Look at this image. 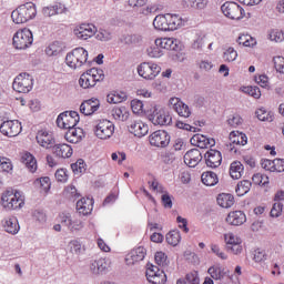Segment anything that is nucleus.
I'll return each instance as SVG.
<instances>
[{"mask_svg":"<svg viewBox=\"0 0 284 284\" xmlns=\"http://www.w3.org/2000/svg\"><path fill=\"white\" fill-rule=\"evenodd\" d=\"M1 203L4 210H21L26 205V200L21 192L7 190L1 196Z\"/></svg>","mask_w":284,"mask_h":284,"instance_id":"3","label":"nucleus"},{"mask_svg":"<svg viewBox=\"0 0 284 284\" xmlns=\"http://www.w3.org/2000/svg\"><path fill=\"white\" fill-rule=\"evenodd\" d=\"M170 134L163 130L154 131L149 136L150 144L154 148H168L170 145Z\"/></svg>","mask_w":284,"mask_h":284,"instance_id":"11","label":"nucleus"},{"mask_svg":"<svg viewBox=\"0 0 284 284\" xmlns=\"http://www.w3.org/2000/svg\"><path fill=\"white\" fill-rule=\"evenodd\" d=\"M0 172H12V161L8 158H1L0 156Z\"/></svg>","mask_w":284,"mask_h":284,"instance_id":"52","label":"nucleus"},{"mask_svg":"<svg viewBox=\"0 0 284 284\" xmlns=\"http://www.w3.org/2000/svg\"><path fill=\"white\" fill-rule=\"evenodd\" d=\"M149 283L165 284V283H168V275L165 274V272L162 271V272L158 273L155 277L150 280Z\"/></svg>","mask_w":284,"mask_h":284,"instance_id":"59","label":"nucleus"},{"mask_svg":"<svg viewBox=\"0 0 284 284\" xmlns=\"http://www.w3.org/2000/svg\"><path fill=\"white\" fill-rule=\"evenodd\" d=\"M169 106L171 110H174L179 116H183V119H187L190 114H192V111H190V106L187 104L183 103L181 99L179 98H171L169 100Z\"/></svg>","mask_w":284,"mask_h":284,"instance_id":"12","label":"nucleus"},{"mask_svg":"<svg viewBox=\"0 0 284 284\" xmlns=\"http://www.w3.org/2000/svg\"><path fill=\"white\" fill-rule=\"evenodd\" d=\"M166 243L169 245H172L173 247H176L179 243H181V231L175 230L171 231L166 234Z\"/></svg>","mask_w":284,"mask_h":284,"instance_id":"42","label":"nucleus"},{"mask_svg":"<svg viewBox=\"0 0 284 284\" xmlns=\"http://www.w3.org/2000/svg\"><path fill=\"white\" fill-rule=\"evenodd\" d=\"M2 225L8 234H19L20 226L17 217H7L2 220Z\"/></svg>","mask_w":284,"mask_h":284,"instance_id":"29","label":"nucleus"},{"mask_svg":"<svg viewBox=\"0 0 284 284\" xmlns=\"http://www.w3.org/2000/svg\"><path fill=\"white\" fill-rule=\"evenodd\" d=\"M252 189V182L250 180H243L237 183L235 192L237 196H245L247 192Z\"/></svg>","mask_w":284,"mask_h":284,"instance_id":"38","label":"nucleus"},{"mask_svg":"<svg viewBox=\"0 0 284 284\" xmlns=\"http://www.w3.org/2000/svg\"><path fill=\"white\" fill-rule=\"evenodd\" d=\"M21 122L19 120H8L1 123L0 132L4 136H19L21 134Z\"/></svg>","mask_w":284,"mask_h":284,"instance_id":"10","label":"nucleus"},{"mask_svg":"<svg viewBox=\"0 0 284 284\" xmlns=\"http://www.w3.org/2000/svg\"><path fill=\"white\" fill-rule=\"evenodd\" d=\"M106 270H108V263L103 258L94 261L91 264V272H93L94 274H105Z\"/></svg>","mask_w":284,"mask_h":284,"instance_id":"36","label":"nucleus"},{"mask_svg":"<svg viewBox=\"0 0 284 284\" xmlns=\"http://www.w3.org/2000/svg\"><path fill=\"white\" fill-rule=\"evenodd\" d=\"M255 114L258 121H267L268 123L274 121V113L272 111L267 112L265 109H258Z\"/></svg>","mask_w":284,"mask_h":284,"instance_id":"48","label":"nucleus"},{"mask_svg":"<svg viewBox=\"0 0 284 284\" xmlns=\"http://www.w3.org/2000/svg\"><path fill=\"white\" fill-rule=\"evenodd\" d=\"M64 194L68 199H73V201H77L81 194L77 191V186L70 185L64 189Z\"/></svg>","mask_w":284,"mask_h":284,"instance_id":"55","label":"nucleus"},{"mask_svg":"<svg viewBox=\"0 0 284 284\" xmlns=\"http://www.w3.org/2000/svg\"><path fill=\"white\" fill-rule=\"evenodd\" d=\"M146 52L151 59H159L160 57H163V50L161 49V45H158L156 42L154 45H151L146 49Z\"/></svg>","mask_w":284,"mask_h":284,"instance_id":"49","label":"nucleus"},{"mask_svg":"<svg viewBox=\"0 0 284 284\" xmlns=\"http://www.w3.org/2000/svg\"><path fill=\"white\" fill-rule=\"evenodd\" d=\"M207 272L210 276L214 278V281H223L227 274V271L221 266H211L209 267Z\"/></svg>","mask_w":284,"mask_h":284,"instance_id":"33","label":"nucleus"},{"mask_svg":"<svg viewBox=\"0 0 284 284\" xmlns=\"http://www.w3.org/2000/svg\"><path fill=\"white\" fill-rule=\"evenodd\" d=\"M128 130L131 134L141 139V136H145V134H148L149 128L141 121H133L129 123Z\"/></svg>","mask_w":284,"mask_h":284,"instance_id":"19","label":"nucleus"},{"mask_svg":"<svg viewBox=\"0 0 284 284\" xmlns=\"http://www.w3.org/2000/svg\"><path fill=\"white\" fill-rule=\"evenodd\" d=\"M63 12H68V8L61 2H55L42 9L43 17H54L55 14H63Z\"/></svg>","mask_w":284,"mask_h":284,"instance_id":"20","label":"nucleus"},{"mask_svg":"<svg viewBox=\"0 0 284 284\" xmlns=\"http://www.w3.org/2000/svg\"><path fill=\"white\" fill-rule=\"evenodd\" d=\"M273 172H284V159L273 160Z\"/></svg>","mask_w":284,"mask_h":284,"instance_id":"64","label":"nucleus"},{"mask_svg":"<svg viewBox=\"0 0 284 284\" xmlns=\"http://www.w3.org/2000/svg\"><path fill=\"white\" fill-rule=\"evenodd\" d=\"M20 161L21 163H23V165H26L29 172H32V174L37 172V158H34L32 153L30 152L22 153Z\"/></svg>","mask_w":284,"mask_h":284,"instance_id":"27","label":"nucleus"},{"mask_svg":"<svg viewBox=\"0 0 284 284\" xmlns=\"http://www.w3.org/2000/svg\"><path fill=\"white\" fill-rule=\"evenodd\" d=\"M34 185L37 187H41V190L44 191V194H48L50 192V187L52 183L50 182V179L48 176L37 179L34 181Z\"/></svg>","mask_w":284,"mask_h":284,"instance_id":"45","label":"nucleus"},{"mask_svg":"<svg viewBox=\"0 0 284 284\" xmlns=\"http://www.w3.org/2000/svg\"><path fill=\"white\" fill-rule=\"evenodd\" d=\"M217 204L220 205V207H232V205H234V195L230 193L219 194Z\"/></svg>","mask_w":284,"mask_h":284,"instance_id":"34","label":"nucleus"},{"mask_svg":"<svg viewBox=\"0 0 284 284\" xmlns=\"http://www.w3.org/2000/svg\"><path fill=\"white\" fill-rule=\"evenodd\" d=\"M34 17H37V6L32 2L19 6L11 13V19L13 23L17 24L28 23V21H32Z\"/></svg>","mask_w":284,"mask_h":284,"instance_id":"1","label":"nucleus"},{"mask_svg":"<svg viewBox=\"0 0 284 284\" xmlns=\"http://www.w3.org/2000/svg\"><path fill=\"white\" fill-rule=\"evenodd\" d=\"M71 170L74 174H83L85 172V161L79 159L75 163L71 164Z\"/></svg>","mask_w":284,"mask_h":284,"instance_id":"51","label":"nucleus"},{"mask_svg":"<svg viewBox=\"0 0 284 284\" xmlns=\"http://www.w3.org/2000/svg\"><path fill=\"white\" fill-rule=\"evenodd\" d=\"M155 43L160 45L162 50H172L175 52L179 50V41L174 38L156 39Z\"/></svg>","mask_w":284,"mask_h":284,"instance_id":"25","label":"nucleus"},{"mask_svg":"<svg viewBox=\"0 0 284 284\" xmlns=\"http://www.w3.org/2000/svg\"><path fill=\"white\" fill-rule=\"evenodd\" d=\"M203 161V155L199 149H191L184 154V163L189 168H196Z\"/></svg>","mask_w":284,"mask_h":284,"instance_id":"17","label":"nucleus"},{"mask_svg":"<svg viewBox=\"0 0 284 284\" xmlns=\"http://www.w3.org/2000/svg\"><path fill=\"white\" fill-rule=\"evenodd\" d=\"M166 18L168 29L170 32H174V30H179L183 23V19L175 13H166L164 14Z\"/></svg>","mask_w":284,"mask_h":284,"instance_id":"26","label":"nucleus"},{"mask_svg":"<svg viewBox=\"0 0 284 284\" xmlns=\"http://www.w3.org/2000/svg\"><path fill=\"white\" fill-rule=\"evenodd\" d=\"M245 92L253 99H261V89L258 87H247Z\"/></svg>","mask_w":284,"mask_h":284,"instance_id":"63","label":"nucleus"},{"mask_svg":"<svg viewBox=\"0 0 284 284\" xmlns=\"http://www.w3.org/2000/svg\"><path fill=\"white\" fill-rule=\"evenodd\" d=\"M83 129H77L71 128L68 130V132L64 134L65 141L69 143H80V141H83Z\"/></svg>","mask_w":284,"mask_h":284,"instance_id":"24","label":"nucleus"},{"mask_svg":"<svg viewBox=\"0 0 284 284\" xmlns=\"http://www.w3.org/2000/svg\"><path fill=\"white\" fill-rule=\"evenodd\" d=\"M221 10L227 19L240 21V19L245 17V9L236 2H225L222 4Z\"/></svg>","mask_w":284,"mask_h":284,"instance_id":"7","label":"nucleus"},{"mask_svg":"<svg viewBox=\"0 0 284 284\" xmlns=\"http://www.w3.org/2000/svg\"><path fill=\"white\" fill-rule=\"evenodd\" d=\"M186 284H201V278L199 277V272L194 271L185 275Z\"/></svg>","mask_w":284,"mask_h":284,"instance_id":"57","label":"nucleus"},{"mask_svg":"<svg viewBox=\"0 0 284 284\" xmlns=\"http://www.w3.org/2000/svg\"><path fill=\"white\" fill-rule=\"evenodd\" d=\"M243 170H245V168L240 161H234L233 163H231V166H230L231 179H235V180L241 179V176H243Z\"/></svg>","mask_w":284,"mask_h":284,"instance_id":"32","label":"nucleus"},{"mask_svg":"<svg viewBox=\"0 0 284 284\" xmlns=\"http://www.w3.org/2000/svg\"><path fill=\"white\" fill-rule=\"evenodd\" d=\"M281 214H283V203L277 202L273 204V207L271 210V216L273 219H278V216H281Z\"/></svg>","mask_w":284,"mask_h":284,"instance_id":"60","label":"nucleus"},{"mask_svg":"<svg viewBox=\"0 0 284 284\" xmlns=\"http://www.w3.org/2000/svg\"><path fill=\"white\" fill-rule=\"evenodd\" d=\"M154 125H172V115L164 109H160V114L156 116Z\"/></svg>","mask_w":284,"mask_h":284,"instance_id":"35","label":"nucleus"},{"mask_svg":"<svg viewBox=\"0 0 284 284\" xmlns=\"http://www.w3.org/2000/svg\"><path fill=\"white\" fill-rule=\"evenodd\" d=\"M201 179H202V183L204 185H207L209 187H212L216 185V183H219V175H216V173L212 171H206L202 173Z\"/></svg>","mask_w":284,"mask_h":284,"instance_id":"31","label":"nucleus"},{"mask_svg":"<svg viewBox=\"0 0 284 284\" xmlns=\"http://www.w3.org/2000/svg\"><path fill=\"white\" fill-rule=\"evenodd\" d=\"M270 39H271V41H275V43H283V41H284V32L283 31H278V30L272 31L270 33Z\"/></svg>","mask_w":284,"mask_h":284,"instance_id":"62","label":"nucleus"},{"mask_svg":"<svg viewBox=\"0 0 284 284\" xmlns=\"http://www.w3.org/2000/svg\"><path fill=\"white\" fill-rule=\"evenodd\" d=\"M145 114H146L149 121H151V123H153V125H154L156 123V116H159L161 114V108L153 104L150 106V109H148L145 111Z\"/></svg>","mask_w":284,"mask_h":284,"instance_id":"46","label":"nucleus"},{"mask_svg":"<svg viewBox=\"0 0 284 284\" xmlns=\"http://www.w3.org/2000/svg\"><path fill=\"white\" fill-rule=\"evenodd\" d=\"M122 41L123 43H125V45H138V43L143 42V37L138 33L128 34V36H123Z\"/></svg>","mask_w":284,"mask_h":284,"instance_id":"43","label":"nucleus"},{"mask_svg":"<svg viewBox=\"0 0 284 284\" xmlns=\"http://www.w3.org/2000/svg\"><path fill=\"white\" fill-rule=\"evenodd\" d=\"M153 26L155 30H161L162 32H170V29H168V20L164 16H156L153 20Z\"/></svg>","mask_w":284,"mask_h":284,"instance_id":"39","label":"nucleus"},{"mask_svg":"<svg viewBox=\"0 0 284 284\" xmlns=\"http://www.w3.org/2000/svg\"><path fill=\"white\" fill-rule=\"evenodd\" d=\"M207 38L205 34H196L192 42V50H196L197 52H203V48H205V41Z\"/></svg>","mask_w":284,"mask_h":284,"instance_id":"41","label":"nucleus"},{"mask_svg":"<svg viewBox=\"0 0 284 284\" xmlns=\"http://www.w3.org/2000/svg\"><path fill=\"white\" fill-rule=\"evenodd\" d=\"M79 121H81L79 112L64 111L58 115L55 123L58 128H61L62 130H72V128H77Z\"/></svg>","mask_w":284,"mask_h":284,"instance_id":"5","label":"nucleus"},{"mask_svg":"<svg viewBox=\"0 0 284 284\" xmlns=\"http://www.w3.org/2000/svg\"><path fill=\"white\" fill-rule=\"evenodd\" d=\"M204 159L207 168H212V170H215V168H219L223 163L221 151L214 149L206 151Z\"/></svg>","mask_w":284,"mask_h":284,"instance_id":"13","label":"nucleus"},{"mask_svg":"<svg viewBox=\"0 0 284 284\" xmlns=\"http://www.w3.org/2000/svg\"><path fill=\"white\" fill-rule=\"evenodd\" d=\"M103 79H105V74L103 73V70L92 68L81 74L79 79V85L80 88H83V90H88L90 88H94V85L103 81Z\"/></svg>","mask_w":284,"mask_h":284,"instance_id":"2","label":"nucleus"},{"mask_svg":"<svg viewBox=\"0 0 284 284\" xmlns=\"http://www.w3.org/2000/svg\"><path fill=\"white\" fill-rule=\"evenodd\" d=\"M155 263L156 265H162V267H165L168 265V255L163 253V251L156 252L155 253Z\"/></svg>","mask_w":284,"mask_h":284,"instance_id":"58","label":"nucleus"},{"mask_svg":"<svg viewBox=\"0 0 284 284\" xmlns=\"http://www.w3.org/2000/svg\"><path fill=\"white\" fill-rule=\"evenodd\" d=\"M60 223L61 225H64V227H68L70 230V226L72 225V215L67 212H62L59 214Z\"/></svg>","mask_w":284,"mask_h":284,"instance_id":"54","label":"nucleus"},{"mask_svg":"<svg viewBox=\"0 0 284 284\" xmlns=\"http://www.w3.org/2000/svg\"><path fill=\"white\" fill-rule=\"evenodd\" d=\"M45 52L48 57H57V54H61V52H63V44L59 41H54L48 45Z\"/></svg>","mask_w":284,"mask_h":284,"instance_id":"40","label":"nucleus"},{"mask_svg":"<svg viewBox=\"0 0 284 284\" xmlns=\"http://www.w3.org/2000/svg\"><path fill=\"white\" fill-rule=\"evenodd\" d=\"M33 42L34 36L30 29L24 28L17 31L13 36V47L16 50H28Z\"/></svg>","mask_w":284,"mask_h":284,"instance_id":"4","label":"nucleus"},{"mask_svg":"<svg viewBox=\"0 0 284 284\" xmlns=\"http://www.w3.org/2000/svg\"><path fill=\"white\" fill-rule=\"evenodd\" d=\"M138 73L140 77H142V79L152 81V79H156V77H159V74H161V68L154 63L142 62L138 67Z\"/></svg>","mask_w":284,"mask_h":284,"instance_id":"8","label":"nucleus"},{"mask_svg":"<svg viewBox=\"0 0 284 284\" xmlns=\"http://www.w3.org/2000/svg\"><path fill=\"white\" fill-rule=\"evenodd\" d=\"M77 211L82 216H88V214H92V200L82 197L77 202Z\"/></svg>","mask_w":284,"mask_h":284,"instance_id":"28","label":"nucleus"},{"mask_svg":"<svg viewBox=\"0 0 284 284\" xmlns=\"http://www.w3.org/2000/svg\"><path fill=\"white\" fill-rule=\"evenodd\" d=\"M145 247L139 246L138 248L132 250L128 255H126V263L129 265H134V263H141L143 258H145Z\"/></svg>","mask_w":284,"mask_h":284,"instance_id":"21","label":"nucleus"},{"mask_svg":"<svg viewBox=\"0 0 284 284\" xmlns=\"http://www.w3.org/2000/svg\"><path fill=\"white\" fill-rule=\"evenodd\" d=\"M65 63L72 70H77V68H81V65H79V60L77 58V54L74 53V50H72L67 54Z\"/></svg>","mask_w":284,"mask_h":284,"instance_id":"47","label":"nucleus"},{"mask_svg":"<svg viewBox=\"0 0 284 284\" xmlns=\"http://www.w3.org/2000/svg\"><path fill=\"white\" fill-rule=\"evenodd\" d=\"M210 0H184V8H192L193 10H205Z\"/></svg>","mask_w":284,"mask_h":284,"instance_id":"30","label":"nucleus"},{"mask_svg":"<svg viewBox=\"0 0 284 284\" xmlns=\"http://www.w3.org/2000/svg\"><path fill=\"white\" fill-rule=\"evenodd\" d=\"M95 32L97 28L92 24H81L80 27L73 30V34L82 41H88V39L94 37Z\"/></svg>","mask_w":284,"mask_h":284,"instance_id":"15","label":"nucleus"},{"mask_svg":"<svg viewBox=\"0 0 284 284\" xmlns=\"http://www.w3.org/2000/svg\"><path fill=\"white\" fill-rule=\"evenodd\" d=\"M161 272L162 271L158 266H154L153 264H149L145 272L146 280L149 282L152 281L153 277H155L156 274H160Z\"/></svg>","mask_w":284,"mask_h":284,"instance_id":"53","label":"nucleus"},{"mask_svg":"<svg viewBox=\"0 0 284 284\" xmlns=\"http://www.w3.org/2000/svg\"><path fill=\"white\" fill-rule=\"evenodd\" d=\"M39 145L42 148H45L47 150H50V148H54L55 142H54V136L52 134L48 133V131H39L36 136Z\"/></svg>","mask_w":284,"mask_h":284,"instance_id":"18","label":"nucleus"},{"mask_svg":"<svg viewBox=\"0 0 284 284\" xmlns=\"http://www.w3.org/2000/svg\"><path fill=\"white\" fill-rule=\"evenodd\" d=\"M94 134L98 139H110L114 134V123L110 120H100L94 126Z\"/></svg>","mask_w":284,"mask_h":284,"instance_id":"9","label":"nucleus"},{"mask_svg":"<svg viewBox=\"0 0 284 284\" xmlns=\"http://www.w3.org/2000/svg\"><path fill=\"white\" fill-rule=\"evenodd\" d=\"M232 144L247 145V135L245 133H237V135L231 133V144H230L231 152L234 151V148H232Z\"/></svg>","mask_w":284,"mask_h":284,"instance_id":"37","label":"nucleus"},{"mask_svg":"<svg viewBox=\"0 0 284 284\" xmlns=\"http://www.w3.org/2000/svg\"><path fill=\"white\" fill-rule=\"evenodd\" d=\"M236 57H239V53L234 48L230 47L223 55L224 61H227L229 63H232V61H236Z\"/></svg>","mask_w":284,"mask_h":284,"instance_id":"56","label":"nucleus"},{"mask_svg":"<svg viewBox=\"0 0 284 284\" xmlns=\"http://www.w3.org/2000/svg\"><path fill=\"white\" fill-rule=\"evenodd\" d=\"M245 221H247V217L243 211H233L226 216V223H229V225H243Z\"/></svg>","mask_w":284,"mask_h":284,"instance_id":"23","label":"nucleus"},{"mask_svg":"<svg viewBox=\"0 0 284 284\" xmlns=\"http://www.w3.org/2000/svg\"><path fill=\"white\" fill-rule=\"evenodd\" d=\"M32 85H34V79L30 73H20L12 83V88L16 92H20L22 94H28V92L32 91Z\"/></svg>","mask_w":284,"mask_h":284,"instance_id":"6","label":"nucleus"},{"mask_svg":"<svg viewBox=\"0 0 284 284\" xmlns=\"http://www.w3.org/2000/svg\"><path fill=\"white\" fill-rule=\"evenodd\" d=\"M101 108V103L99 102V99L91 98L89 100H84L80 105V112L81 114H84V116H92L94 112H97Z\"/></svg>","mask_w":284,"mask_h":284,"instance_id":"14","label":"nucleus"},{"mask_svg":"<svg viewBox=\"0 0 284 284\" xmlns=\"http://www.w3.org/2000/svg\"><path fill=\"white\" fill-rule=\"evenodd\" d=\"M273 61H274V68L276 72H280V74H284V58L275 57Z\"/></svg>","mask_w":284,"mask_h":284,"instance_id":"61","label":"nucleus"},{"mask_svg":"<svg viewBox=\"0 0 284 284\" xmlns=\"http://www.w3.org/2000/svg\"><path fill=\"white\" fill-rule=\"evenodd\" d=\"M267 258V252L263 248H256L253 252V261L255 263H265V260Z\"/></svg>","mask_w":284,"mask_h":284,"instance_id":"50","label":"nucleus"},{"mask_svg":"<svg viewBox=\"0 0 284 284\" xmlns=\"http://www.w3.org/2000/svg\"><path fill=\"white\" fill-rule=\"evenodd\" d=\"M191 144L196 145L201 150H205L207 148H214L216 145V140L210 139L203 134H195L191 138Z\"/></svg>","mask_w":284,"mask_h":284,"instance_id":"16","label":"nucleus"},{"mask_svg":"<svg viewBox=\"0 0 284 284\" xmlns=\"http://www.w3.org/2000/svg\"><path fill=\"white\" fill-rule=\"evenodd\" d=\"M73 52L78 59V63L80 68L84 64L88 63V50L84 48H75L73 49Z\"/></svg>","mask_w":284,"mask_h":284,"instance_id":"44","label":"nucleus"},{"mask_svg":"<svg viewBox=\"0 0 284 284\" xmlns=\"http://www.w3.org/2000/svg\"><path fill=\"white\" fill-rule=\"evenodd\" d=\"M52 152L58 159H70L72 156V146L67 143L54 144Z\"/></svg>","mask_w":284,"mask_h":284,"instance_id":"22","label":"nucleus"}]
</instances>
